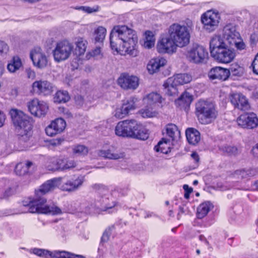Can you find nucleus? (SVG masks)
<instances>
[{"mask_svg":"<svg viewBox=\"0 0 258 258\" xmlns=\"http://www.w3.org/2000/svg\"><path fill=\"white\" fill-rule=\"evenodd\" d=\"M138 42L136 32L126 25L115 26L111 31V48L121 54L125 52L133 57L137 56Z\"/></svg>","mask_w":258,"mask_h":258,"instance_id":"nucleus-1","label":"nucleus"},{"mask_svg":"<svg viewBox=\"0 0 258 258\" xmlns=\"http://www.w3.org/2000/svg\"><path fill=\"white\" fill-rule=\"evenodd\" d=\"M10 113L20 142H27L32 136V119L23 111L12 109Z\"/></svg>","mask_w":258,"mask_h":258,"instance_id":"nucleus-2","label":"nucleus"},{"mask_svg":"<svg viewBox=\"0 0 258 258\" xmlns=\"http://www.w3.org/2000/svg\"><path fill=\"white\" fill-rule=\"evenodd\" d=\"M45 198L33 199L28 204L23 202V205L28 207V209L26 212L32 213H38L51 215H60L62 213L61 209L54 203L46 204Z\"/></svg>","mask_w":258,"mask_h":258,"instance_id":"nucleus-3","label":"nucleus"},{"mask_svg":"<svg viewBox=\"0 0 258 258\" xmlns=\"http://www.w3.org/2000/svg\"><path fill=\"white\" fill-rule=\"evenodd\" d=\"M196 115L202 124L213 122L218 115L215 105L210 102L201 100L196 104Z\"/></svg>","mask_w":258,"mask_h":258,"instance_id":"nucleus-4","label":"nucleus"},{"mask_svg":"<svg viewBox=\"0 0 258 258\" xmlns=\"http://www.w3.org/2000/svg\"><path fill=\"white\" fill-rule=\"evenodd\" d=\"M168 35L179 47L185 46L189 43L190 31L186 25L178 23L172 24L168 28Z\"/></svg>","mask_w":258,"mask_h":258,"instance_id":"nucleus-5","label":"nucleus"},{"mask_svg":"<svg viewBox=\"0 0 258 258\" xmlns=\"http://www.w3.org/2000/svg\"><path fill=\"white\" fill-rule=\"evenodd\" d=\"M192 77L188 74H179L169 78L164 83L165 92L169 96L177 93V86L183 85L190 82Z\"/></svg>","mask_w":258,"mask_h":258,"instance_id":"nucleus-6","label":"nucleus"},{"mask_svg":"<svg viewBox=\"0 0 258 258\" xmlns=\"http://www.w3.org/2000/svg\"><path fill=\"white\" fill-rule=\"evenodd\" d=\"M223 38L231 46H235L238 50H241L245 48L240 34L235 26L231 24H227L223 28Z\"/></svg>","mask_w":258,"mask_h":258,"instance_id":"nucleus-7","label":"nucleus"},{"mask_svg":"<svg viewBox=\"0 0 258 258\" xmlns=\"http://www.w3.org/2000/svg\"><path fill=\"white\" fill-rule=\"evenodd\" d=\"M186 56L190 62L200 64L206 61L208 52L203 46L196 44L188 49Z\"/></svg>","mask_w":258,"mask_h":258,"instance_id":"nucleus-8","label":"nucleus"},{"mask_svg":"<svg viewBox=\"0 0 258 258\" xmlns=\"http://www.w3.org/2000/svg\"><path fill=\"white\" fill-rule=\"evenodd\" d=\"M138 126V122L135 119L119 121L115 127V134L119 137L132 138Z\"/></svg>","mask_w":258,"mask_h":258,"instance_id":"nucleus-9","label":"nucleus"},{"mask_svg":"<svg viewBox=\"0 0 258 258\" xmlns=\"http://www.w3.org/2000/svg\"><path fill=\"white\" fill-rule=\"evenodd\" d=\"M220 15L217 11L209 10L201 16L204 29L209 32L215 31L220 23Z\"/></svg>","mask_w":258,"mask_h":258,"instance_id":"nucleus-10","label":"nucleus"},{"mask_svg":"<svg viewBox=\"0 0 258 258\" xmlns=\"http://www.w3.org/2000/svg\"><path fill=\"white\" fill-rule=\"evenodd\" d=\"M73 48V46L68 41L57 42L52 51L54 60L58 62L67 59L70 57Z\"/></svg>","mask_w":258,"mask_h":258,"instance_id":"nucleus-11","label":"nucleus"},{"mask_svg":"<svg viewBox=\"0 0 258 258\" xmlns=\"http://www.w3.org/2000/svg\"><path fill=\"white\" fill-rule=\"evenodd\" d=\"M117 84L123 90L134 91L138 88L140 79L135 75L124 73L118 78Z\"/></svg>","mask_w":258,"mask_h":258,"instance_id":"nucleus-12","label":"nucleus"},{"mask_svg":"<svg viewBox=\"0 0 258 258\" xmlns=\"http://www.w3.org/2000/svg\"><path fill=\"white\" fill-rule=\"evenodd\" d=\"M29 112L34 116L40 117L44 116L48 111V106L43 101L34 99L27 103Z\"/></svg>","mask_w":258,"mask_h":258,"instance_id":"nucleus-13","label":"nucleus"},{"mask_svg":"<svg viewBox=\"0 0 258 258\" xmlns=\"http://www.w3.org/2000/svg\"><path fill=\"white\" fill-rule=\"evenodd\" d=\"M177 47L178 46L169 35L161 38L157 44V51L161 53L172 54L176 52Z\"/></svg>","mask_w":258,"mask_h":258,"instance_id":"nucleus-14","label":"nucleus"},{"mask_svg":"<svg viewBox=\"0 0 258 258\" xmlns=\"http://www.w3.org/2000/svg\"><path fill=\"white\" fill-rule=\"evenodd\" d=\"M61 179V177L54 178L46 181L38 190H35L34 199L44 198L43 195L53 190L60 184Z\"/></svg>","mask_w":258,"mask_h":258,"instance_id":"nucleus-15","label":"nucleus"},{"mask_svg":"<svg viewBox=\"0 0 258 258\" xmlns=\"http://www.w3.org/2000/svg\"><path fill=\"white\" fill-rule=\"evenodd\" d=\"M30 58L34 66L38 68L43 69L47 65V58L40 47H36L31 50Z\"/></svg>","mask_w":258,"mask_h":258,"instance_id":"nucleus-16","label":"nucleus"},{"mask_svg":"<svg viewBox=\"0 0 258 258\" xmlns=\"http://www.w3.org/2000/svg\"><path fill=\"white\" fill-rule=\"evenodd\" d=\"M211 56L220 62L227 63L230 62L234 58L235 53L233 50L229 48L226 45Z\"/></svg>","mask_w":258,"mask_h":258,"instance_id":"nucleus-17","label":"nucleus"},{"mask_svg":"<svg viewBox=\"0 0 258 258\" xmlns=\"http://www.w3.org/2000/svg\"><path fill=\"white\" fill-rule=\"evenodd\" d=\"M238 125L243 128L252 129L258 126V118L253 113L241 115L237 119Z\"/></svg>","mask_w":258,"mask_h":258,"instance_id":"nucleus-18","label":"nucleus"},{"mask_svg":"<svg viewBox=\"0 0 258 258\" xmlns=\"http://www.w3.org/2000/svg\"><path fill=\"white\" fill-rule=\"evenodd\" d=\"M66 126L65 120L62 118H58L51 121L46 127L45 132L48 136L52 137L62 133Z\"/></svg>","mask_w":258,"mask_h":258,"instance_id":"nucleus-19","label":"nucleus"},{"mask_svg":"<svg viewBox=\"0 0 258 258\" xmlns=\"http://www.w3.org/2000/svg\"><path fill=\"white\" fill-rule=\"evenodd\" d=\"M50 162L52 165H48L47 167L49 170H67L74 168L76 166V163L73 160L67 159H56L54 158H51Z\"/></svg>","mask_w":258,"mask_h":258,"instance_id":"nucleus-20","label":"nucleus"},{"mask_svg":"<svg viewBox=\"0 0 258 258\" xmlns=\"http://www.w3.org/2000/svg\"><path fill=\"white\" fill-rule=\"evenodd\" d=\"M52 85L47 81H36L32 84V92L39 95H48L52 92Z\"/></svg>","mask_w":258,"mask_h":258,"instance_id":"nucleus-21","label":"nucleus"},{"mask_svg":"<svg viewBox=\"0 0 258 258\" xmlns=\"http://www.w3.org/2000/svg\"><path fill=\"white\" fill-rule=\"evenodd\" d=\"M230 100L231 103L235 107L246 111L250 108L248 101L245 96L241 93H234L231 95Z\"/></svg>","mask_w":258,"mask_h":258,"instance_id":"nucleus-22","label":"nucleus"},{"mask_svg":"<svg viewBox=\"0 0 258 258\" xmlns=\"http://www.w3.org/2000/svg\"><path fill=\"white\" fill-rule=\"evenodd\" d=\"M208 77L211 81H225L229 77L228 69L220 67L212 68L208 73Z\"/></svg>","mask_w":258,"mask_h":258,"instance_id":"nucleus-23","label":"nucleus"},{"mask_svg":"<svg viewBox=\"0 0 258 258\" xmlns=\"http://www.w3.org/2000/svg\"><path fill=\"white\" fill-rule=\"evenodd\" d=\"M97 154L100 157L112 160L122 159L125 156L123 152L115 151L113 149L99 150Z\"/></svg>","mask_w":258,"mask_h":258,"instance_id":"nucleus-24","label":"nucleus"},{"mask_svg":"<svg viewBox=\"0 0 258 258\" xmlns=\"http://www.w3.org/2000/svg\"><path fill=\"white\" fill-rule=\"evenodd\" d=\"M223 38L220 35H215L211 38L210 41V50L211 55L221 48L226 46Z\"/></svg>","mask_w":258,"mask_h":258,"instance_id":"nucleus-25","label":"nucleus"},{"mask_svg":"<svg viewBox=\"0 0 258 258\" xmlns=\"http://www.w3.org/2000/svg\"><path fill=\"white\" fill-rule=\"evenodd\" d=\"M115 205L114 202H112L111 203L109 202V199L108 195H104V196L99 197L97 200V202L95 204V206L100 209L102 211H106L114 207Z\"/></svg>","mask_w":258,"mask_h":258,"instance_id":"nucleus-26","label":"nucleus"},{"mask_svg":"<svg viewBox=\"0 0 258 258\" xmlns=\"http://www.w3.org/2000/svg\"><path fill=\"white\" fill-rule=\"evenodd\" d=\"M166 60L163 58L152 59L147 65V69L150 74H153L159 70L160 67H163Z\"/></svg>","mask_w":258,"mask_h":258,"instance_id":"nucleus-27","label":"nucleus"},{"mask_svg":"<svg viewBox=\"0 0 258 258\" xmlns=\"http://www.w3.org/2000/svg\"><path fill=\"white\" fill-rule=\"evenodd\" d=\"M186 137L188 142L191 145H195L201 140L200 132L193 128H189L186 130Z\"/></svg>","mask_w":258,"mask_h":258,"instance_id":"nucleus-28","label":"nucleus"},{"mask_svg":"<svg viewBox=\"0 0 258 258\" xmlns=\"http://www.w3.org/2000/svg\"><path fill=\"white\" fill-rule=\"evenodd\" d=\"M213 207L212 204L210 202H205L201 204L197 208V217L199 219L204 218Z\"/></svg>","mask_w":258,"mask_h":258,"instance_id":"nucleus-29","label":"nucleus"},{"mask_svg":"<svg viewBox=\"0 0 258 258\" xmlns=\"http://www.w3.org/2000/svg\"><path fill=\"white\" fill-rule=\"evenodd\" d=\"M32 165V162L27 161L17 164L15 167V172L19 176H23L28 173L29 168Z\"/></svg>","mask_w":258,"mask_h":258,"instance_id":"nucleus-30","label":"nucleus"},{"mask_svg":"<svg viewBox=\"0 0 258 258\" xmlns=\"http://www.w3.org/2000/svg\"><path fill=\"white\" fill-rule=\"evenodd\" d=\"M22 66L21 59L17 56H15L7 65V69L10 73H15Z\"/></svg>","mask_w":258,"mask_h":258,"instance_id":"nucleus-31","label":"nucleus"},{"mask_svg":"<svg viewBox=\"0 0 258 258\" xmlns=\"http://www.w3.org/2000/svg\"><path fill=\"white\" fill-rule=\"evenodd\" d=\"M166 134L172 141H177L180 137V131H178L176 125L173 124H169L166 127Z\"/></svg>","mask_w":258,"mask_h":258,"instance_id":"nucleus-32","label":"nucleus"},{"mask_svg":"<svg viewBox=\"0 0 258 258\" xmlns=\"http://www.w3.org/2000/svg\"><path fill=\"white\" fill-rule=\"evenodd\" d=\"M133 134L134 135L132 136V138L141 140H146L149 138V133L148 131L143 127L139 122L138 128Z\"/></svg>","mask_w":258,"mask_h":258,"instance_id":"nucleus-33","label":"nucleus"},{"mask_svg":"<svg viewBox=\"0 0 258 258\" xmlns=\"http://www.w3.org/2000/svg\"><path fill=\"white\" fill-rule=\"evenodd\" d=\"M106 34V29L103 26H99L94 32L93 36L95 43L103 42Z\"/></svg>","mask_w":258,"mask_h":258,"instance_id":"nucleus-34","label":"nucleus"},{"mask_svg":"<svg viewBox=\"0 0 258 258\" xmlns=\"http://www.w3.org/2000/svg\"><path fill=\"white\" fill-rule=\"evenodd\" d=\"M144 101L148 105L152 106L157 103H161L162 102V97L160 94L152 92L144 98Z\"/></svg>","mask_w":258,"mask_h":258,"instance_id":"nucleus-35","label":"nucleus"},{"mask_svg":"<svg viewBox=\"0 0 258 258\" xmlns=\"http://www.w3.org/2000/svg\"><path fill=\"white\" fill-rule=\"evenodd\" d=\"M155 38L153 33L150 31H147L145 33L143 46L146 48H151L154 46Z\"/></svg>","mask_w":258,"mask_h":258,"instance_id":"nucleus-36","label":"nucleus"},{"mask_svg":"<svg viewBox=\"0 0 258 258\" xmlns=\"http://www.w3.org/2000/svg\"><path fill=\"white\" fill-rule=\"evenodd\" d=\"M51 256L53 258H81V255L66 251L55 250L52 251Z\"/></svg>","mask_w":258,"mask_h":258,"instance_id":"nucleus-37","label":"nucleus"},{"mask_svg":"<svg viewBox=\"0 0 258 258\" xmlns=\"http://www.w3.org/2000/svg\"><path fill=\"white\" fill-rule=\"evenodd\" d=\"M228 71L229 72V76L231 75L234 76L241 77L244 74V69L238 64L234 63L230 66Z\"/></svg>","mask_w":258,"mask_h":258,"instance_id":"nucleus-38","label":"nucleus"},{"mask_svg":"<svg viewBox=\"0 0 258 258\" xmlns=\"http://www.w3.org/2000/svg\"><path fill=\"white\" fill-rule=\"evenodd\" d=\"M169 140L163 138L159 142L158 144L155 146L154 150L156 152H161V153L167 154L168 152Z\"/></svg>","mask_w":258,"mask_h":258,"instance_id":"nucleus-39","label":"nucleus"},{"mask_svg":"<svg viewBox=\"0 0 258 258\" xmlns=\"http://www.w3.org/2000/svg\"><path fill=\"white\" fill-rule=\"evenodd\" d=\"M69 99L70 96L66 91H58L54 97V101L58 103H65Z\"/></svg>","mask_w":258,"mask_h":258,"instance_id":"nucleus-40","label":"nucleus"},{"mask_svg":"<svg viewBox=\"0 0 258 258\" xmlns=\"http://www.w3.org/2000/svg\"><path fill=\"white\" fill-rule=\"evenodd\" d=\"M81 184V180L77 179L74 181L71 180L68 181L64 183L61 186V188L63 190L66 191H73L78 187Z\"/></svg>","mask_w":258,"mask_h":258,"instance_id":"nucleus-41","label":"nucleus"},{"mask_svg":"<svg viewBox=\"0 0 258 258\" xmlns=\"http://www.w3.org/2000/svg\"><path fill=\"white\" fill-rule=\"evenodd\" d=\"M139 101L138 98L132 96L128 99L123 105L126 108L127 111L130 113V111L135 110L137 107V103Z\"/></svg>","mask_w":258,"mask_h":258,"instance_id":"nucleus-42","label":"nucleus"},{"mask_svg":"<svg viewBox=\"0 0 258 258\" xmlns=\"http://www.w3.org/2000/svg\"><path fill=\"white\" fill-rule=\"evenodd\" d=\"M219 149L224 154L228 156H235L238 154V149L235 146L225 145L221 146Z\"/></svg>","mask_w":258,"mask_h":258,"instance_id":"nucleus-43","label":"nucleus"},{"mask_svg":"<svg viewBox=\"0 0 258 258\" xmlns=\"http://www.w3.org/2000/svg\"><path fill=\"white\" fill-rule=\"evenodd\" d=\"M252 170L251 169H239L234 172V176L238 179H243L252 175Z\"/></svg>","mask_w":258,"mask_h":258,"instance_id":"nucleus-44","label":"nucleus"},{"mask_svg":"<svg viewBox=\"0 0 258 258\" xmlns=\"http://www.w3.org/2000/svg\"><path fill=\"white\" fill-rule=\"evenodd\" d=\"M76 46L78 49V53L76 52V57L73 59L71 63V66L73 69H78L79 67L80 63V58L79 56L81 55V47L80 42L79 41L76 42Z\"/></svg>","mask_w":258,"mask_h":258,"instance_id":"nucleus-45","label":"nucleus"},{"mask_svg":"<svg viewBox=\"0 0 258 258\" xmlns=\"http://www.w3.org/2000/svg\"><path fill=\"white\" fill-rule=\"evenodd\" d=\"M192 101V96L188 92L183 93L178 98V102L183 103L186 105H188Z\"/></svg>","mask_w":258,"mask_h":258,"instance_id":"nucleus-46","label":"nucleus"},{"mask_svg":"<svg viewBox=\"0 0 258 258\" xmlns=\"http://www.w3.org/2000/svg\"><path fill=\"white\" fill-rule=\"evenodd\" d=\"M33 252L35 254L40 256H43L46 258L52 257L51 254L52 253V251H50L47 250L39 248H34L33 249Z\"/></svg>","mask_w":258,"mask_h":258,"instance_id":"nucleus-47","label":"nucleus"},{"mask_svg":"<svg viewBox=\"0 0 258 258\" xmlns=\"http://www.w3.org/2000/svg\"><path fill=\"white\" fill-rule=\"evenodd\" d=\"M128 113L126 108L122 105L121 107L115 110L114 116L118 118H122L128 114Z\"/></svg>","mask_w":258,"mask_h":258,"instance_id":"nucleus-48","label":"nucleus"},{"mask_svg":"<svg viewBox=\"0 0 258 258\" xmlns=\"http://www.w3.org/2000/svg\"><path fill=\"white\" fill-rule=\"evenodd\" d=\"M140 113L142 116L144 118L153 117L156 115V112L154 111H153L152 108L147 107L141 110Z\"/></svg>","mask_w":258,"mask_h":258,"instance_id":"nucleus-49","label":"nucleus"},{"mask_svg":"<svg viewBox=\"0 0 258 258\" xmlns=\"http://www.w3.org/2000/svg\"><path fill=\"white\" fill-rule=\"evenodd\" d=\"M91 51L93 55V58L96 59L102 58L103 56V54L101 50V48L100 47H96Z\"/></svg>","mask_w":258,"mask_h":258,"instance_id":"nucleus-50","label":"nucleus"},{"mask_svg":"<svg viewBox=\"0 0 258 258\" xmlns=\"http://www.w3.org/2000/svg\"><path fill=\"white\" fill-rule=\"evenodd\" d=\"M98 10L99 7L97 6H94L93 7L82 6V11H83L84 12L88 14H91L94 12H96L98 11Z\"/></svg>","mask_w":258,"mask_h":258,"instance_id":"nucleus-51","label":"nucleus"},{"mask_svg":"<svg viewBox=\"0 0 258 258\" xmlns=\"http://www.w3.org/2000/svg\"><path fill=\"white\" fill-rule=\"evenodd\" d=\"M9 49L8 44L5 41L0 40V54L7 53Z\"/></svg>","mask_w":258,"mask_h":258,"instance_id":"nucleus-52","label":"nucleus"},{"mask_svg":"<svg viewBox=\"0 0 258 258\" xmlns=\"http://www.w3.org/2000/svg\"><path fill=\"white\" fill-rule=\"evenodd\" d=\"M110 234L111 228H109L104 232L101 239V242L103 243L107 241L109 239Z\"/></svg>","mask_w":258,"mask_h":258,"instance_id":"nucleus-53","label":"nucleus"},{"mask_svg":"<svg viewBox=\"0 0 258 258\" xmlns=\"http://www.w3.org/2000/svg\"><path fill=\"white\" fill-rule=\"evenodd\" d=\"M253 72L256 75H258V53L255 56V58L252 63Z\"/></svg>","mask_w":258,"mask_h":258,"instance_id":"nucleus-54","label":"nucleus"},{"mask_svg":"<svg viewBox=\"0 0 258 258\" xmlns=\"http://www.w3.org/2000/svg\"><path fill=\"white\" fill-rule=\"evenodd\" d=\"M14 193V190L11 187H9L4 192L3 195H0V198L1 199H4L7 198L11 195H13Z\"/></svg>","mask_w":258,"mask_h":258,"instance_id":"nucleus-55","label":"nucleus"},{"mask_svg":"<svg viewBox=\"0 0 258 258\" xmlns=\"http://www.w3.org/2000/svg\"><path fill=\"white\" fill-rule=\"evenodd\" d=\"M6 116L3 111L0 110V127H2L5 122Z\"/></svg>","mask_w":258,"mask_h":258,"instance_id":"nucleus-56","label":"nucleus"},{"mask_svg":"<svg viewBox=\"0 0 258 258\" xmlns=\"http://www.w3.org/2000/svg\"><path fill=\"white\" fill-rule=\"evenodd\" d=\"M26 72L28 78L29 79H34L35 77V73L34 71L30 69H27L26 70Z\"/></svg>","mask_w":258,"mask_h":258,"instance_id":"nucleus-57","label":"nucleus"},{"mask_svg":"<svg viewBox=\"0 0 258 258\" xmlns=\"http://www.w3.org/2000/svg\"><path fill=\"white\" fill-rule=\"evenodd\" d=\"M91 58H93V55L92 54L91 51H88L87 52L86 54L82 57V60H90Z\"/></svg>","mask_w":258,"mask_h":258,"instance_id":"nucleus-58","label":"nucleus"},{"mask_svg":"<svg viewBox=\"0 0 258 258\" xmlns=\"http://www.w3.org/2000/svg\"><path fill=\"white\" fill-rule=\"evenodd\" d=\"M93 188L96 190H104L106 191L104 187L101 184H95L93 185Z\"/></svg>","mask_w":258,"mask_h":258,"instance_id":"nucleus-59","label":"nucleus"},{"mask_svg":"<svg viewBox=\"0 0 258 258\" xmlns=\"http://www.w3.org/2000/svg\"><path fill=\"white\" fill-rule=\"evenodd\" d=\"M183 188L185 191V192H188L190 194L192 191V188L188 186L187 184H184L183 186Z\"/></svg>","mask_w":258,"mask_h":258,"instance_id":"nucleus-60","label":"nucleus"},{"mask_svg":"<svg viewBox=\"0 0 258 258\" xmlns=\"http://www.w3.org/2000/svg\"><path fill=\"white\" fill-rule=\"evenodd\" d=\"M82 43V50H83L84 51H85L87 48V45L88 44L87 41L86 40H82L81 41Z\"/></svg>","mask_w":258,"mask_h":258,"instance_id":"nucleus-61","label":"nucleus"},{"mask_svg":"<svg viewBox=\"0 0 258 258\" xmlns=\"http://www.w3.org/2000/svg\"><path fill=\"white\" fill-rule=\"evenodd\" d=\"M191 157L195 160L196 162H199V157L198 154L196 152H193L191 154Z\"/></svg>","mask_w":258,"mask_h":258,"instance_id":"nucleus-62","label":"nucleus"},{"mask_svg":"<svg viewBox=\"0 0 258 258\" xmlns=\"http://www.w3.org/2000/svg\"><path fill=\"white\" fill-rule=\"evenodd\" d=\"M73 152L74 154H79L81 152V146L78 145L75 147L73 149Z\"/></svg>","mask_w":258,"mask_h":258,"instance_id":"nucleus-63","label":"nucleus"},{"mask_svg":"<svg viewBox=\"0 0 258 258\" xmlns=\"http://www.w3.org/2000/svg\"><path fill=\"white\" fill-rule=\"evenodd\" d=\"M252 153L255 155L257 156L258 154V145H256V146L253 148L252 149Z\"/></svg>","mask_w":258,"mask_h":258,"instance_id":"nucleus-64","label":"nucleus"}]
</instances>
